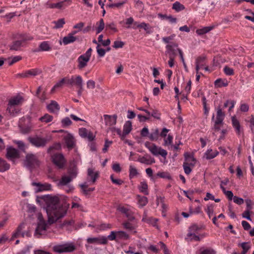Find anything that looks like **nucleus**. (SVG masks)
I'll list each match as a JSON object with an SVG mask.
<instances>
[{
  "label": "nucleus",
  "instance_id": "obj_47",
  "mask_svg": "<svg viewBox=\"0 0 254 254\" xmlns=\"http://www.w3.org/2000/svg\"><path fill=\"white\" fill-rule=\"evenodd\" d=\"M53 23L55 24L54 28L55 29H59L63 27L65 21L64 18H61L57 21H54Z\"/></svg>",
  "mask_w": 254,
  "mask_h": 254
},
{
  "label": "nucleus",
  "instance_id": "obj_39",
  "mask_svg": "<svg viewBox=\"0 0 254 254\" xmlns=\"http://www.w3.org/2000/svg\"><path fill=\"white\" fill-rule=\"evenodd\" d=\"M158 15L159 17L163 19H166L172 23H175L177 22V18L173 17L171 15H167L166 14H162L161 13H159Z\"/></svg>",
  "mask_w": 254,
  "mask_h": 254
},
{
  "label": "nucleus",
  "instance_id": "obj_55",
  "mask_svg": "<svg viewBox=\"0 0 254 254\" xmlns=\"http://www.w3.org/2000/svg\"><path fill=\"white\" fill-rule=\"evenodd\" d=\"M106 238L107 240L109 239L110 241H117V232L112 231L110 234Z\"/></svg>",
  "mask_w": 254,
  "mask_h": 254
},
{
  "label": "nucleus",
  "instance_id": "obj_59",
  "mask_svg": "<svg viewBox=\"0 0 254 254\" xmlns=\"http://www.w3.org/2000/svg\"><path fill=\"white\" fill-rule=\"evenodd\" d=\"M88 132V130L85 128L83 127L79 129V134L82 137L86 138Z\"/></svg>",
  "mask_w": 254,
  "mask_h": 254
},
{
  "label": "nucleus",
  "instance_id": "obj_41",
  "mask_svg": "<svg viewBox=\"0 0 254 254\" xmlns=\"http://www.w3.org/2000/svg\"><path fill=\"white\" fill-rule=\"evenodd\" d=\"M96 25L98 27L96 28V34L100 33L105 27V23L102 18L100 19L98 22L96 23Z\"/></svg>",
  "mask_w": 254,
  "mask_h": 254
},
{
  "label": "nucleus",
  "instance_id": "obj_3",
  "mask_svg": "<svg viewBox=\"0 0 254 254\" xmlns=\"http://www.w3.org/2000/svg\"><path fill=\"white\" fill-rule=\"evenodd\" d=\"M145 145L149 149L150 152L155 156L160 155L162 157L165 158L167 155V152L166 150L161 148L160 147H158L154 143H151L150 142L147 141L145 142Z\"/></svg>",
  "mask_w": 254,
  "mask_h": 254
},
{
  "label": "nucleus",
  "instance_id": "obj_27",
  "mask_svg": "<svg viewBox=\"0 0 254 254\" xmlns=\"http://www.w3.org/2000/svg\"><path fill=\"white\" fill-rule=\"evenodd\" d=\"M219 152L217 150H213L212 149H208L205 153L206 158L208 160L211 159L215 157Z\"/></svg>",
  "mask_w": 254,
  "mask_h": 254
},
{
  "label": "nucleus",
  "instance_id": "obj_26",
  "mask_svg": "<svg viewBox=\"0 0 254 254\" xmlns=\"http://www.w3.org/2000/svg\"><path fill=\"white\" fill-rule=\"evenodd\" d=\"M51 49V47L50 46L48 42L47 41H44L40 44L39 49L36 51H49Z\"/></svg>",
  "mask_w": 254,
  "mask_h": 254
},
{
  "label": "nucleus",
  "instance_id": "obj_44",
  "mask_svg": "<svg viewBox=\"0 0 254 254\" xmlns=\"http://www.w3.org/2000/svg\"><path fill=\"white\" fill-rule=\"evenodd\" d=\"M53 117L48 114H46L44 116L41 117L39 120L42 122L48 123L53 121Z\"/></svg>",
  "mask_w": 254,
  "mask_h": 254
},
{
  "label": "nucleus",
  "instance_id": "obj_35",
  "mask_svg": "<svg viewBox=\"0 0 254 254\" xmlns=\"http://www.w3.org/2000/svg\"><path fill=\"white\" fill-rule=\"evenodd\" d=\"M132 129V123L130 121L126 122L124 126L123 131L125 134H129Z\"/></svg>",
  "mask_w": 254,
  "mask_h": 254
},
{
  "label": "nucleus",
  "instance_id": "obj_14",
  "mask_svg": "<svg viewBox=\"0 0 254 254\" xmlns=\"http://www.w3.org/2000/svg\"><path fill=\"white\" fill-rule=\"evenodd\" d=\"M25 223H21L17 228L16 231L13 233L11 238V241L13 240L15 238H18L20 236L24 238L25 236V232L22 231L24 228Z\"/></svg>",
  "mask_w": 254,
  "mask_h": 254
},
{
  "label": "nucleus",
  "instance_id": "obj_23",
  "mask_svg": "<svg viewBox=\"0 0 254 254\" xmlns=\"http://www.w3.org/2000/svg\"><path fill=\"white\" fill-rule=\"evenodd\" d=\"M23 100V98L20 96H17L11 99L9 101L8 105L10 106L18 105L21 103Z\"/></svg>",
  "mask_w": 254,
  "mask_h": 254
},
{
  "label": "nucleus",
  "instance_id": "obj_4",
  "mask_svg": "<svg viewBox=\"0 0 254 254\" xmlns=\"http://www.w3.org/2000/svg\"><path fill=\"white\" fill-rule=\"evenodd\" d=\"M92 49L90 48L84 54L80 55L77 59V62L78 63V68L79 69H82L87 65V63L89 61L91 56Z\"/></svg>",
  "mask_w": 254,
  "mask_h": 254
},
{
  "label": "nucleus",
  "instance_id": "obj_62",
  "mask_svg": "<svg viewBox=\"0 0 254 254\" xmlns=\"http://www.w3.org/2000/svg\"><path fill=\"white\" fill-rule=\"evenodd\" d=\"M124 45L125 43L122 41H115L114 42V45H113V47L115 49H118L122 48Z\"/></svg>",
  "mask_w": 254,
  "mask_h": 254
},
{
  "label": "nucleus",
  "instance_id": "obj_8",
  "mask_svg": "<svg viewBox=\"0 0 254 254\" xmlns=\"http://www.w3.org/2000/svg\"><path fill=\"white\" fill-rule=\"evenodd\" d=\"M52 161L59 168L64 167L65 161L62 154L57 153L52 156Z\"/></svg>",
  "mask_w": 254,
  "mask_h": 254
},
{
  "label": "nucleus",
  "instance_id": "obj_51",
  "mask_svg": "<svg viewBox=\"0 0 254 254\" xmlns=\"http://www.w3.org/2000/svg\"><path fill=\"white\" fill-rule=\"evenodd\" d=\"M19 38L21 39L20 41L22 42L27 41H30L33 39V37L27 34H21L19 35Z\"/></svg>",
  "mask_w": 254,
  "mask_h": 254
},
{
  "label": "nucleus",
  "instance_id": "obj_42",
  "mask_svg": "<svg viewBox=\"0 0 254 254\" xmlns=\"http://www.w3.org/2000/svg\"><path fill=\"white\" fill-rule=\"evenodd\" d=\"M212 27H204L203 28L198 29L196 30V33L199 35H203L212 29Z\"/></svg>",
  "mask_w": 254,
  "mask_h": 254
},
{
  "label": "nucleus",
  "instance_id": "obj_38",
  "mask_svg": "<svg viewBox=\"0 0 254 254\" xmlns=\"http://www.w3.org/2000/svg\"><path fill=\"white\" fill-rule=\"evenodd\" d=\"M214 85L216 87H226L228 85V83L227 81L219 78L215 81Z\"/></svg>",
  "mask_w": 254,
  "mask_h": 254
},
{
  "label": "nucleus",
  "instance_id": "obj_7",
  "mask_svg": "<svg viewBox=\"0 0 254 254\" xmlns=\"http://www.w3.org/2000/svg\"><path fill=\"white\" fill-rule=\"evenodd\" d=\"M5 156L7 159L11 161L14 163L15 160L20 158V153L17 149L11 146H9L6 148Z\"/></svg>",
  "mask_w": 254,
  "mask_h": 254
},
{
  "label": "nucleus",
  "instance_id": "obj_17",
  "mask_svg": "<svg viewBox=\"0 0 254 254\" xmlns=\"http://www.w3.org/2000/svg\"><path fill=\"white\" fill-rule=\"evenodd\" d=\"M118 209L122 213L126 215L128 221H131L134 219V217L133 216L132 212L127 208L122 206L119 207Z\"/></svg>",
  "mask_w": 254,
  "mask_h": 254
},
{
  "label": "nucleus",
  "instance_id": "obj_9",
  "mask_svg": "<svg viewBox=\"0 0 254 254\" xmlns=\"http://www.w3.org/2000/svg\"><path fill=\"white\" fill-rule=\"evenodd\" d=\"M87 242L89 244L106 245L108 243V240L105 236L99 237L88 238L87 239Z\"/></svg>",
  "mask_w": 254,
  "mask_h": 254
},
{
  "label": "nucleus",
  "instance_id": "obj_11",
  "mask_svg": "<svg viewBox=\"0 0 254 254\" xmlns=\"http://www.w3.org/2000/svg\"><path fill=\"white\" fill-rule=\"evenodd\" d=\"M178 47V44L176 43H171V44H168L166 46L167 52L169 54V57L175 58L177 55Z\"/></svg>",
  "mask_w": 254,
  "mask_h": 254
},
{
  "label": "nucleus",
  "instance_id": "obj_63",
  "mask_svg": "<svg viewBox=\"0 0 254 254\" xmlns=\"http://www.w3.org/2000/svg\"><path fill=\"white\" fill-rule=\"evenodd\" d=\"M241 247L243 249V251L248 252L249 249L251 248V246L249 245L248 243L244 242L240 244Z\"/></svg>",
  "mask_w": 254,
  "mask_h": 254
},
{
  "label": "nucleus",
  "instance_id": "obj_22",
  "mask_svg": "<svg viewBox=\"0 0 254 254\" xmlns=\"http://www.w3.org/2000/svg\"><path fill=\"white\" fill-rule=\"evenodd\" d=\"M159 136V131L158 128H156L152 129V132L149 134L148 137L151 141H156Z\"/></svg>",
  "mask_w": 254,
  "mask_h": 254
},
{
  "label": "nucleus",
  "instance_id": "obj_56",
  "mask_svg": "<svg viewBox=\"0 0 254 254\" xmlns=\"http://www.w3.org/2000/svg\"><path fill=\"white\" fill-rule=\"evenodd\" d=\"M61 145L59 143H55L53 145L50 146L47 150V152L48 153H51L52 150L55 149V150H59L61 148Z\"/></svg>",
  "mask_w": 254,
  "mask_h": 254
},
{
  "label": "nucleus",
  "instance_id": "obj_57",
  "mask_svg": "<svg viewBox=\"0 0 254 254\" xmlns=\"http://www.w3.org/2000/svg\"><path fill=\"white\" fill-rule=\"evenodd\" d=\"M62 124L64 127L70 126L72 124V122L68 117H66L62 120Z\"/></svg>",
  "mask_w": 254,
  "mask_h": 254
},
{
  "label": "nucleus",
  "instance_id": "obj_30",
  "mask_svg": "<svg viewBox=\"0 0 254 254\" xmlns=\"http://www.w3.org/2000/svg\"><path fill=\"white\" fill-rule=\"evenodd\" d=\"M138 189L140 192L143 193L145 195H148L149 194L148 185L145 182L140 183V185L138 186Z\"/></svg>",
  "mask_w": 254,
  "mask_h": 254
},
{
  "label": "nucleus",
  "instance_id": "obj_28",
  "mask_svg": "<svg viewBox=\"0 0 254 254\" xmlns=\"http://www.w3.org/2000/svg\"><path fill=\"white\" fill-rule=\"evenodd\" d=\"M225 117V114L222 111L220 107H218L217 111L216 120L217 124L218 123H223Z\"/></svg>",
  "mask_w": 254,
  "mask_h": 254
},
{
  "label": "nucleus",
  "instance_id": "obj_50",
  "mask_svg": "<svg viewBox=\"0 0 254 254\" xmlns=\"http://www.w3.org/2000/svg\"><path fill=\"white\" fill-rule=\"evenodd\" d=\"M138 174L137 169L132 165L129 166V177L130 179L133 178Z\"/></svg>",
  "mask_w": 254,
  "mask_h": 254
},
{
  "label": "nucleus",
  "instance_id": "obj_37",
  "mask_svg": "<svg viewBox=\"0 0 254 254\" xmlns=\"http://www.w3.org/2000/svg\"><path fill=\"white\" fill-rule=\"evenodd\" d=\"M183 168L184 169L185 173L189 175L191 172L192 169L190 168V166H194V163H183Z\"/></svg>",
  "mask_w": 254,
  "mask_h": 254
},
{
  "label": "nucleus",
  "instance_id": "obj_6",
  "mask_svg": "<svg viewBox=\"0 0 254 254\" xmlns=\"http://www.w3.org/2000/svg\"><path fill=\"white\" fill-rule=\"evenodd\" d=\"M28 140L33 146L36 147H43L46 146L48 141L47 138H42L38 135L29 137Z\"/></svg>",
  "mask_w": 254,
  "mask_h": 254
},
{
  "label": "nucleus",
  "instance_id": "obj_48",
  "mask_svg": "<svg viewBox=\"0 0 254 254\" xmlns=\"http://www.w3.org/2000/svg\"><path fill=\"white\" fill-rule=\"evenodd\" d=\"M74 85L77 87L82 86L83 85V80L82 77L80 75L74 77Z\"/></svg>",
  "mask_w": 254,
  "mask_h": 254
},
{
  "label": "nucleus",
  "instance_id": "obj_12",
  "mask_svg": "<svg viewBox=\"0 0 254 254\" xmlns=\"http://www.w3.org/2000/svg\"><path fill=\"white\" fill-rule=\"evenodd\" d=\"M64 139L68 149H72L75 146V140L71 134H67L64 136Z\"/></svg>",
  "mask_w": 254,
  "mask_h": 254
},
{
  "label": "nucleus",
  "instance_id": "obj_1",
  "mask_svg": "<svg viewBox=\"0 0 254 254\" xmlns=\"http://www.w3.org/2000/svg\"><path fill=\"white\" fill-rule=\"evenodd\" d=\"M44 200L50 224H53L66 214L67 208L60 203L58 196L47 195L44 196Z\"/></svg>",
  "mask_w": 254,
  "mask_h": 254
},
{
  "label": "nucleus",
  "instance_id": "obj_20",
  "mask_svg": "<svg viewBox=\"0 0 254 254\" xmlns=\"http://www.w3.org/2000/svg\"><path fill=\"white\" fill-rule=\"evenodd\" d=\"M22 46L21 41L16 40L13 41L9 46L10 50L19 51Z\"/></svg>",
  "mask_w": 254,
  "mask_h": 254
},
{
  "label": "nucleus",
  "instance_id": "obj_13",
  "mask_svg": "<svg viewBox=\"0 0 254 254\" xmlns=\"http://www.w3.org/2000/svg\"><path fill=\"white\" fill-rule=\"evenodd\" d=\"M32 185L37 187L35 191L36 192L42 191L44 190H51V185L48 183L41 184L40 183L33 182Z\"/></svg>",
  "mask_w": 254,
  "mask_h": 254
},
{
  "label": "nucleus",
  "instance_id": "obj_49",
  "mask_svg": "<svg viewBox=\"0 0 254 254\" xmlns=\"http://www.w3.org/2000/svg\"><path fill=\"white\" fill-rule=\"evenodd\" d=\"M156 175L161 178L167 179L168 180L171 179V176L168 172H159L157 173Z\"/></svg>",
  "mask_w": 254,
  "mask_h": 254
},
{
  "label": "nucleus",
  "instance_id": "obj_21",
  "mask_svg": "<svg viewBox=\"0 0 254 254\" xmlns=\"http://www.w3.org/2000/svg\"><path fill=\"white\" fill-rule=\"evenodd\" d=\"M10 168V165L4 159L0 158V172H4Z\"/></svg>",
  "mask_w": 254,
  "mask_h": 254
},
{
  "label": "nucleus",
  "instance_id": "obj_19",
  "mask_svg": "<svg viewBox=\"0 0 254 254\" xmlns=\"http://www.w3.org/2000/svg\"><path fill=\"white\" fill-rule=\"evenodd\" d=\"M137 161L141 163L148 165H151L155 162V159L150 156H149L148 158L145 156L140 157L138 158Z\"/></svg>",
  "mask_w": 254,
  "mask_h": 254
},
{
  "label": "nucleus",
  "instance_id": "obj_43",
  "mask_svg": "<svg viewBox=\"0 0 254 254\" xmlns=\"http://www.w3.org/2000/svg\"><path fill=\"white\" fill-rule=\"evenodd\" d=\"M72 179L69 176H63L59 182V184L62 186H65L70 183Z\"/></svg>",
  "mask_w": 254,
  "mask_h": 254
},
{
  "label": "nucleus",
  "instance_id": "obj_32",
  "mask_svg": "<svg viewBox=\"0 0 254 254\" xmlns=\"http://www.w3.org/2000/svg\"><path fill=\"white\" fill-rule=\"evenodd\" d=\"M47 227V224L44 221L39 223L35 230V233L41 235L40 231L46 230Z\"/></svg>",
  "mask_w": 254,
  "mask_h": 254
},
{
  "label": "nucleus",
  "instance_id": "obj_40",
  "mask_svg": "<svg viewBox=\"0 0 254 254\" xmlns=\"http://www.w3.org/2000/svg\"><path fill=\"white\" fill-rule=\"evenodd\" d=\"M185 161L184 163H195L196 160L193 157V155H190L189 153H185L184 154Z\"/></svg>",
  "mask_w": 254,
  "mask_h": 254
},
{
  "label": "nucleus",
  "instance_id": "obj_24",
  "mask_svg": "<svg viewBox=\"0 0 254 254\" xmlns=\"http://www.w3.org/2000/svg\"><path fill=\"white\" fill-rule=\"evenodd\" d=\"M67 173L72 179L75 178L77 174L76 167L75 165L70 166L67 170Z\"/></svg>",
  "mask_w": 254,
  "mask_h": 254
},
{
  "label": "nucleus",
  "instance_id": "obj_31",
  "mask_svg": "<svg viewBox=\"0 0 254 254\" xmlns=\"http://www.w3.org/2000/svg\"><path fill=\"white\" fill-rule=\"evenodd\" d=\"M232 122L233 126L236 129L237 133L238 134H240L241 127L239 121L235 118V117H233L232 118Z\"/></svg>",
  "mask_w": 254,
  "mask_h": 254
},
{
  "label": "nucleus",
  "instance_id": "obj_29",
  "mask_svg": "<svg viewBox=\"0 0 254 254\" xmlns=\"http://www.w3.org/2000/svg\"><path fill=\"white\" fill-rule=\"evenodd\" d=\"M88 176L91 178L92 182L94 183L99 177V173L98 172H94L93 169L89 168L88 169Z\"/></svg>",
  "mask_w": 254,
  "mask_h": 254
},
{
  "label": "nucleus",
  "instance_id": "obj_60",
  "mask_svg": "<svg viewBox=\"0 0 254 254\" xmlns=\"http://www.w3.org/2000/svg\"><path fill=\"white\" fill-rule=\"evenodd\" d=\"M205 210L207 215H208V217L209 218H210L214 212L213 205H210L207 206Z\"/></svg>",
  "mask_w": 254,
  "mask_h": 254
},
{
  "label": "nucleus",
  "instance_id": "obj_34",
  "mask_svg": "<svg viewBox=\"0 0 254 254\" xmlns=\"http://www.w3.org/2000/svg\"><path fill=\"white\" fill-rule=\"evenodd\" d=\"M137 198L138 203L141 207L146 205L148 202V199L146 196L137 195Z\"/></svg>",
  "mask_w": 254,
  "mask_h": 254
},
{
  "label": "nucleus",
  "instance_id": "obj_10",
  "mask_svg": "<svg viewBox=\"0 0 254 254\" xmlns=\"http://www.w3.org/2000/svg\"><path fill=\"white\" fill-rule=\"evenodd\" d=\"M42 72V71L38 68L32 69L26 71L25 72L19 73L17 75V77L21 78H27L30 76H36L40 74Z\"/></svg>",
  "mask_w": 254,
  "mask_h": 254
},
{
  "label": "nucleus",
  "instance_id": "obj_46",
  "mask_svg": "<svg viewBox=\"0 0 254 254\" xmlns=\"http://www.w3.org/2000/svg\"><path fill=\"white\" fill-rule=\"evenodd\" d=\"M129 238V236L126 232L124 231L117 232V240H127Z\"/></svg>",
  "mask_w": 254,
  "mask_h": 254
},
{
  "label": "nucleus",
  "instance_id": "obj_36",
  "mask_svg": "<svg viewBox=\"0 0 254 254\" xmlns=\"http://www.w3.org/2000/svg\"><path fill=\"white\" fill-rule=\"evenodd\" d=\"M137 27L143 28L146 31L147 34H150L152 33L151 27L149 26V25L145 22H142L139 25H137Z\"/></svg>",
  "mask_w": 254,
  "mask_h": 254
},
{
  "label": "nucleus",
  "instance_id": "obj_18",
  "mask_svg": "<svg viewBox=\"0 0 254 254\" xmlns=\"http://www.w3.org/2000/svg\"><path fill=\"white\" fill-rule=\"evenodd\" d=\"M66 2L70 4L71 3V1L70 0H64L57 3H51L49 5V7L51 8L62 9L66 6Z\"/></svg>",
  "mask_w": 254,
  "mask_h": 254
},
{
  "label": "nucleus",
  "instance_id": "obj_16",
  "mask_svg": "<svg viewBox=\"0 0 254 254\" xmlns=\"http://www.w3.org/2000/svg\"><path fill=\"white\" fill-rule=\"evenodd\" d=\"M105 124L107 126H112L116 125L117 123V115H114L113 116L105 115L104 116Z\"/></svg>",
  "mask_w": 254,
  "mask_h": 254
},
{
  "label": "nucleus",
  "instance_id": "obj_25",
  "mask_svg": "<svg viewBox=\"0 0 254 254\" xmlns=\"http://www.w3.org/2000/svg\"><path fill=\"white\" fill-rule=\"evenodd\" d=\"M77 39L76 37H74L72 35H70L69 34L67 35V36L64 37L63 39V42L64 45H66L68 44L73 43Z\"/></svg>",
  "mask_w": 254,
  "mask_h": 254
},
{
  "label": "nucleus",
  "instance_id": "obj_33",
  "mask_svg": "<svg viewBox=\"0 0 254 254\" xmlns=\"http://www.w3.org/2000/svg\"><path fill=\"white\" fill-rule=\"evenodd\" d=\"M172 9L177 12L183 10L185 9V6L179 1H176L173 4Z\"/></svg>",
  "mask_w": 254,
  "mask_h": 254
},
{
  "label": "nucleus",
  "instance_id": "obj_58",
  "mask_svg": "<svg viewBox=\"0 0 254 254\" xmlns=\"http://www.w3.org/2000/svg\"><path fill=\"white\" fill-rule=\"evenodd\" d=\"M175 36V35L174 34H173L168 37H163L162 38V40L165 43L168 44H171V43H172V42H171V41L173 40L174 39Z\"/></svg>",
  "mask_w": 254,
  "mask_h": 254
},
{
  "label": "nucleus",
  "instance_id": "obj_53",
  "mask_svg": "<svg viewBox=\"0 0 254 254\" xmlns=\"http://www.w3.org/2000/svg\"><path fill=\"white\" fill-rule=\"evenodd\" d=\"M173 136L170 135V134L168 135L167 137H165L164 138V145H172L173 142Z\"/></svg>",
  "mask_w": 254,
  "mask_h": 254
},
{
  "label": "nucleus",
  "instance_id": "obj_61",
  "mask_svg": "<svg viewBox=\"0 0 254 254\" xmlns=\"http://www.w3.org/2000/svg\"><path fill=\"white\" fill-rule=\"evenodd\" d=\"M22 59L21 57L20 56H15L12 58L11 60H10V59H8L9 63L8 64L9 65H12L15 63L19 61Z\"/></svg>",
  "mask_w": 254,
  "mask_h": 254
},
{
  "label": "nucleus",
  "instance_id": "obj_64",
  "mask_svg": "<svg viewBox=\"0 0 254 254\" xmlns=\"http://www.w3.org/2000/svg\"><path fill=\"white\" fill-rule=\"evenodd\" d=\"M215 252L214 250L211 249H206L202 251L200 254H215Z\"/></svg>",
  "mask_w": 254,
  "mask_h": 254
},
{
  "label": "nucleus",
  "instance_id": "obj_52",
  "mask_svg": "<svg viewBox=\"0 0 254 254\" xmlns=\"http://www.w3.org/2000/svg\"><path fill=\"white\" fill-rule=\"evenodd\" d=\"M14 143L17 144L19 149L22 151L25 152L26 146L25 143L21 140L14 141Z\"/></svg>",
  "mask_w": 254,
  "mask_h": 254
},
{
  "label": "nucleus",
  "instance_id": "obj_5",
  "mask_svg": "<svg viewBox=\"0 0 254 254\" xmlns=\"http://www.w3.org/2000/svg\"><path fill=\"white\" fill-rule=\"evenodd\" d=\"M75 249V246L71 243L55 246L53 247L54 251L58 253L72 252Z\"/></svg>",
  "mask_w": 254,
  "mask_h": 254
},
{
  "label": "nucleus",
  "instance_id": "obj_54",
  "mask_svg": "<svg viewBox=\"0 0 254 254\" xmlns=\"http://www.w3.org/2000/svg\"><path fill=\"white\" fill-rule=\"evenodd\" d=\"M96 49L97 53L99 57H103L105 56L106 53V50L104 49L101 48L100 44H97Z\"/></svg>",
  "mask_w": 254,
  "mask_h": 254
},
{
  "label": "nucleus",
  "instance_id": "obj_45",
  "mask_svg": "<svg viewBox=\"0 0 254 254\" xmlns=\"http://www.w3.org/2000/svg\"><path fill=\"white\" fill-rule=\"evenodd\" d=\"M206 56H201L198 57L195 61V64H197L198 65H199L200 66H203L205 64V61L206 60Z\"/></svg>",
  "mask_w": 254,
  "mask_h": 254
},
{
  "label": "nucleus",
  "instance_id": "obj_2",
  "mask_svg": "<svg viewBox=\"0 0 254 254\" xmlns=\"http://www.w3.org/2000/svg\"><path fill=\"white\" fill-rule=\"evenodd\" d=\"M23 165L32 171L34 168L39 166L40 161L36 155L28 153L26 154L23 161Z\"/></svg>",
  "mask_w": 254,
  "mask_h": 254
},
{
  "label": "nucleus",
  "instance_id": "obj_15",
  "mask_svg": "<svg viewBox=\"0 0 254 254\" xmlns=\"http://www.w3.org/2000/svg\"><path fill=\"white\" fill-rule=\"evenodd\" d=\"M47 109L50 113L58 114V113L60 110V107L56 101L52 100L51 103L47 106Z\"/></svg>",
  "mask_w": 254,
  "mask_h": 254
}]
</instances>
